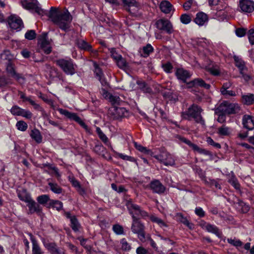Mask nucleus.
<instances>
[{"label":"nucleus","mask_w":254,"mask_h":254,"mask_svg":"<svg viewBox=\"0 0 254 254\" xmlns=\"http://www.w3.org/2000/svg\"><path fill=\"white\" fill-rule=\"evenodd\" d=\"M49 14L53 22L61 30L65 32L70 30L72 16L66 9L60 11L56 7H51Z\"/></svg>","instance_id":"nucleus-1"},{"label":"nucleus","mask_w":254,"mask_h":254,"mask_svg":"<svg viewBox=\"0 0 254 254\" xmlns=\"http://www.w3.org/2000/svg\"><path fill=\"white\" fill-rule=\"evenodd\" d=\"M202 111L200 107L193 104L187 110L181 112V116L183 119L190 121L191 119H193L196 123L205 126V121L201 115Z\"/></svg>","instance_id":"nucleus-2"},{"label":"nucleus","mask_w":254,"mask_h":254,"mask_svg":"<svg viewBox=\"0 0 254 254\" xmlns=\"http://www.w3.org/2000/svg\"><path fill=\"white\" fill-rule=\"evenodd\" d=\"M55 63L67 75H72L76 73V65L70 58L59 59Z\"/></svg>","instance_id":"nucleus-3"},{"label":"nucleus","mask_w":254,"mask_h":254,"mask_svg":"<svg viewBox=\"0 0 254 254\" xmlns=\"http://www.w3.org/2000/svg\"><path fill=\"white\" fill-rule=\"evenodd\" d=\"M240 110V106L238 104L223 101L216 109V112L230 115L238 113Z\"/></svg>","instance_id":"nucleus-4"},{"label":"nucleus","mask_w":254,"mask_h":254,"mask_svg":"<svg viewBox=\"0 0 254 254\" xmlns=\"http://www.w3.org/2000/svg\"><path fill=\"white\" fill-rule=\"evenodd\" d=\"M58 111L61 115L64 116L69 120L74 121L77 123L85 130L87 132L89 133V134L92 133L91 128L85 124V123L81 119V118L78 116L77 114L70 112L65 109L61 108L59 109Z\"/></svg>","instance_id":"nucleus-5"},{"label":"nucleus","mask_w":254,"mask_h":254,"mask_svg":"<svg viewBox=\"0 0 254 254\" xmlns=\"http://www.w3.org/2000/svg\"><path fill=\"white\" fill-rule=\"evenodd\" d=\"M126 205L129 214L131 215L132 220L133 217L139 219L140 218L144 219L148 216L146 211L142 209L139 205L131 201H127Z\"/></svg>","instance_id":"nucleus-6"},{"label":"nucleus","mask_w":254,"mask_h":254,"mask_svg":"<svg viewBox=\"0 0 254 254\" xmlns=\"http://www.w3.org/2000/svg\"><path fill=\"white\" fill-rule=\"evenodd\" d=\"M144 229V224L141 222L139 219L133 217L131 227V231L133 233L137 234L138 239L143 243L146 242Z\"/></svg>","instance_id":"nucleus-7"},{"label":"nucleus","mask_w":254,"mask_h":254,"mask_svg":"<svg viewBox=\"0 0 254 254\" xmlns=\"http://www.w3.org/2000/svg\"><path fill=\"white\" fill-rule=\"evenodd\" d=\"M156 27L159 30L168 34H172L175 32L172 22L166 18H161L156 21Z\"/></svg>","instance_id":"nucleus-8"},{"label":"nucleus","mask_w":254,"mask_h":254,"mask_svg":"<svg viewBox=\"0 0 254 254\" xmlns=\"http://www.w3.org/2000/svg\"><path fill=\"white\" fill-rule=\"evenodd\" d=\"M5 70L6 72L13 77L18 82L23 84L25 82V78L22 74L17 73L16 71L15 66L13 62L5 63Z\"/></svg>","instance_id":"nucleus-9"},{"label":"nucleus","mask_w":254,"mask_h":254,"mask_svg":"<svg viewBox=\"0 0 254 254\" xmlns=\"http://www.w3.org/2000/svg\"><path fill=\"white\" fill-rule=\"evenodd\" d=\"M109 115L113 120H118L128 117L129 113L125 108L114 106L109 109Z\"/></svg>","instance_id":"nucleus-10"},{"label":"nucleus","mask_w":254,"mask_h":254,"mask_svg":"<svg viewBox=\"0 0 254 254\" xmlns=\"http://www.w3.org/2000/svg\"><path fill=\"white\" fill-rule=\"evenodd\" d=\"M31 2H29L27 0L22 1V6L26 9L34 11L39 15H43L45 12L39 6V4L37 0H31Z\"/></svg>","instance_id":"nucleus-11"},{"label":"nucleus","mask_w":254,"mask_h":254,"mask_svg":"<svg viewBox=\"0 0 254 254\" xmlns=\"http://www.w3.org/2000/svg\"><path fill=\"white\" fill-rule=\"evenodd\" d=\"M154 157L165 166H173L175 164L174 158L167 151H163L160 154L154 156Z\"/></svg>","instance_id":"nucleus-12"},{"label":"nucleus","mask_w":254,"mask_h":254,"mask_svg":"<svg viewBox=\"0 0 254 254\" xmlns=\"http://www.w3.org/2000/svg\"><path fill=\"white\" fill-rule=\"evenodd\" d=\"M8 23L9 27L13 30L19 31L23 27V23L21 19L15 15H11L8 18Z\"/></svg>","instance_id":"nucleus-13"},{"label":"nucleus","mask_w":254,"mask_h":254,"mask_svg":"<svg viewBox=\"0 0 254 254\" xmlns=\"http://www.w3.org/2000/svg\"><path fill=\"white\" fill-rule=\"evenodd\" d=\"M179 139L181 141L188 145L194 152H197L199 154H204L205 155L212 156L211 152L205 149L200 148L196 144L192 143L190 140H188L186 138L180 137Z\"/></svg>","instance_id":"nucleus-14"},{"label":"nucleus","mask_w":254,"mask_h":254,"mask_svg":"<svg viewBox=\"0 0 254 254\" xmlns=\"http://www.w3.org/2000/svg\"><path fill=\"white\" fill-rule=\"evenodd\" d=\"M43 244L45 248L51 254H66L65 251L59 248L55 243L46 242L44 240L43 241Z\"/></svg>","instance_id":"nucleus-15"},{"label":"nucleus","mask_w":254,"mask_h":254,"mask_svg":"<svg viewBox=\"0 0 254 254\" xmlns=\"http://www.w3.org/2000/svg\"><path fill=\"white\" fill-rule=\"evenodd\" d=\"M149 188L153 193L158 194L163 193L166 188L158 180H153L149 184Z\"/></svg>","instance_id":"nucleus-16"},{"label":"nucleus","mask_w":254,"mask_h":254,"mask_svg":"<svg viewBox=\"0 0 254 254\" xmlns=\"http://www.w3.org/2000/svg\"><path fill=\"white\" fill-rule=\"evenodd\" d=\"M239 7L242 11L245 13H251L254 10V2L251 0H241Z\"/></svg>","instance_id":"nucleus-17"},{"label":"nucleus","mask_w":254,"mask_h":254,"mask_svg":"<svg viewBox=\"0 0 254 254\" xmlns=\"http://www.w3.org/2000/svg\"><path fill=\"white\" fill-rule=\"evenodd\" d=\"M64 215L67 219H69L70 222V226L72 230L74 232H78L81 227V225L76 217L75 215H71L69 212H65Z\"/></svg>","instance_id":"nucleus-18"},{"label":"nucleus","mask_w":254,"mask_h":254,"mask_svg":"<svg viewBox=\"0 0 254 254\" xmlns=\"http://www.w3.org/2000/svg\"><path fill=\"white\" fill-rule=\"evenodd\" d=\"M26 203L28 207V214H32L36 213L38 215L41 214L42 211V207L32 198Z\"/></svg>","instance_id":"nucleus-19"},{"label":"nucleus","mask_w":254,"mask_h":254,"mask_svg":"<svg viewBox=\"0 0 254 254\" xmlns=\"http://www.w3.org/2000/svg\"><path fill=\"white\" fill-rule=\"evenodd\" d=\"M175 74L178 79L186 83H187V80L191 76L190 72L183 68H177Z\"/></svg>","instance_id":"nucleus-20"},{"label":"nucleus","mask_w":254,"mask_h":254,"mask_svg":"<svg viewBox=\"0 0 254 254\" xmlns=\"http://www.w3.org/2000/svg\"><path fill=\"white\" fill-rule=\"evenodd\" d=\"M188 88L200 87L206 89H208L210 87V85L206 83L205 81L201 78H197L187 83Z\"/></svg>","instance_id":"nucleus-21"},{"label":"nucleus","mask_w":254,"mask_h":254,"mask_svg":"<svg viewBox=\"0 0 254 254\" xmlns=\"http://www.w3.org/2000/svg\"><path fill=\"white\" fill-rule=\"evenodd\" d=\"M39 52H44L46 54H49L52 51V48L50 42L45 38L42 39L38 42Z\"/></svg>","instance_id":"nucleus-22"},{"label":"nucleus","mask_w":254,"mask_h":254,"mask_svg":"<svg viewBox=\"0 0 254 254\" xmlns=\"http://www.w3.org/2000/svg\"><path fill=\"white\" fill-rule=\"evenodd\" d=\"M242 125L243 127L248 130H252L254 129V118L253 116L245 115L242 119Z\"/></svg>","instance_id":"nucleus-23"},{"label":"nucleus","mask_w":254,"mask_h":254,"mask_svg":"<svg viewBox=\"0 0 254 254\" xmlns=\"http://www.w3.org/2000/svg\"><path fill=\"white\" fill-rule=\"evenodd\" d=\"M208 17L207 15L203 12H199L196 13L194 22L199 26H202L208 22Z\"/></svg>","instance_id":"nucleus-24"},{"label":"nucleus","mask_w":254,"mask_h":254,"mask_svg":"<svg viewBox=\"0 0 254 254\" xmlns=\"http://www.w3.org/2000/svg\"><path fill=\"white\" fill-rule=\"evenodd\" d=\"M75 44L77 47L81 50L91 52H94V51L92 50V46L84 40L77 39L76 40ZM94 52L96 53L97 51H94Z\"/></svg>","instance_id":"nucleus-25"},{"label":"nucleus","mask_w":254,"mask_h":254,"mask_svg":"<svg viewBox=\"0 0 254 254\" xmlns=\"http://www.w3.org/2000/svg\"><path fill=\"white\" fill-rule=\"evenodd\" d=\"M32 242V254H44L45 252L40 247L37 241L34 238H31Z\"/></svg>","instance_id":"nucleus-26"},{"label":"nucleus","mask_w":254,"mask_h":254,"mask_svg":"<svg viewBox=\"0 0 254 254\" xmlns=\"http://www.w3.org/2000/svg\"><path fill=\"white\" fill-rule=\"evenodd\" d=\"M18 198L25 202H27L32 198L30 194L27 192L26 190L22 189L17 191Z\"/></svg>","instance_id":"nucleus-27"},{"label":"nucleus","mask_w":254,"mask_h":254,"mask_svg":"<svg viewBox=\"0 0 254 254\" xmlns=\"http://www.w3.org/2000/svg\"><path fill=\"white\" fill-rule=\"evenodd\" d=\"M205 229L208 232L214 234L219 238H221L222 236V232L215 225L207 224L205 226Z\"/></svg>","instance_id":"nucleus-28"},{"label":"nucleus","mask_w":254,"mask_h":254,"mask_svg":"<svg viewBox=\"0 0 254 254\" xmlns=\"http://www.w3.org/2000/svg\"><path fill=\"white\" fill-rule=\"evenodd\" d=\"M0 59L2 61H7L6 63L13 62L14 56L9 50H4L0 54Z\"/></svg>","instance_id":"nucleus-29"},{"label":"nucleus","mask_w":254,"mask_h":254,"mask_svg":"<svg viewBox=\"0 0 254 254\" xmlns=\"http://www.w3.org/2000/svg\"><path fill=\"white\" fill-rule=\"evenodd\" d=\"M172 4L167 0L162 1L160 4L161 11L166 14L169 13L172 8Z\"/></svg>","instance_id":"nucleus-30"},{"label":"nucleus","mask_w":254,"mask_h":254,"mask_svg":"<svg viewBox=\"0 0 254 254\" xmlns=\"http://www.w3.org/2000/svg\"><path fill=\"white\" fill-rule=\"evenodd\" d=\"M13 84V80L10 77L5 75L0 76V88L4 87L7 85Z\"/></svg>","instance_id":"nucleus-31"},{"label":"nucleus","mask_w":254,"mask_h":254,"mask_svg":"<svg viewBox=\"0 0 254 254\" xmlns=\"http://www.w3.org/2000/svg\"><path fill=\"white\" fill-rule=\"evenodd\" d=\"M96 132L98 135V137L102 141V142L104 144H105L106 145L109 146V145H111V143L109 140L108 138L103 133V132L102 131L101 128L98 127H96Z\"/></svg>","instance_id":"nucleus-32"},{"label":"nucleus","mask_w":254,"mask_h":254,"mask_svg":"<svg viewBox=\"0 0 254 254\" xmlns=\"http://www.w3.org/2000/svg\"><path fill=\"white\" fill-rule=\"evenodd\" d=\"M31 138L38 143H41L42 140V136L40 131L36 128L32 130L30 134Z\"/></svg>","instance_id":"nucleus-33"},{"label":"nucleus","mask_w":254,"mask_h":254,"mask_svg":"<svg viewBox=\"0 0 254 254\" xmlns=\"http://www.w3.org/2000/svg\"><path fill=\"white\" fill-rule=\"evenodd\" d=\"M127 6V9L130 14L134 16H137L138 15L139 9H138V8L136 5L135 1L134 0Z\"/></svg>","instance_id":"nucleus-34"},{"label":"nucleus","mask_w":254,"mask_h":254,"mask_svg":"<svg viewBox=\"0 0 254 254\" xmlns=\"http://www.w3.org/2000/svg\"><path fill=\"white\" fill-rule=\"evenodd\" d=\"M231 131V128L223 125L218 128L217 133L220 136H228Z\"/></svg>","instance_id":"nucleus-35"},{"label":"nucleus","mask_w":254,"mask_h":254,"mask_svg":"<svg viewBox=\"0 0 254 254\" xmlns=\"http://www.w3.org/2000/svg\"><path fill=\"white\" fill-rule=\"evenodd\" d=\"M117 66L121 69L127 70L128 69L129 66L128 63L125 59L122 56L116 61Z\"/></svg>","instance_id":"nucleus-36"},{"label":"nucleus","mask_w":254,"mask_h":254,"mask_svg":"<svg viewBox=\"0 0 254 254\" xmlns=\"http://www.w3.org/2000/svg\"><path fill=\"white\" fill-rule=\"evenodd\" d=\"M142 50V53L141 55L144 58H147L154 51V48L150 44H147L145 46L143 47Z\"/></svg>","instance_id":"nucleus-37"},{"label":"nucleus","mask_w":254,"mask_h":254,"mask_svg":"<svg viewBox=\"0 0 254 254\" xmlns=\"http://www.w3.org/2000/svg\"><path fill=\"white\" fill-rule=\"evenodd\" d=\"M94 73L96 76L98 77V79L100 81L102 85H105L107 84V82L105 81L104 79L103 78V73L102 70L97 64L95 65Z\"/></svg>","instance_id":"nucleus-38"},{"label":"nucleus","mask_w":254,"mask_h":254,"mask_svg":"<svg viewBox=\"0 0 254 254\" xmlns=\"http://www.w3.org/2000/svg\"><path fill=\"white\" fill-rule=\"evenodd\" d=\"M242 98L243 102L246 105H250L254 103V95L253 94L243 95Z\"/></svg>","instance_id":"nucleus-39"},{"label":"nucleus","mask_w":254,"mask_h":254,"mask_svg":"<svg viewBox=\"0 0 254 254\" xmlns=\"http://www.w3.org/2000/svg\"><path fill=\"white\" fill-rule=\"evenodd\" d=\"M228 182L236 190H239L240 189V185L233 173H232L231 175H229Z\"/></svg>","instance_id":"nucleus-40"},{"label":"nucleus","mask_w":254,"mask_h":254,"mask_svg":"<svg viewBox=\"0 0 254 254\" xmlns=\"http://www.w3.org/2000/svg\"><path fill=\"white\" fill-rule=\"evenodd\" d=\"M48 185L52 191L56 194H60L62 192V188L57 183L49 182Z\"/></svg>","instance_id":"nucleus-41"},{"label":"nucleus","mask_w":254,"mask_h":254,"mask_svg":"<svg viewBox=\"0 0 254 254\" xmlns=\"http://www.w3.org/2000/svg\"><path fill=\"white\" fill-rule=\"evenodd\" d=\"M39 167H40L41 169H43L45 167H48L49 169H50L54 171L58 179H59V178L61 177V175L59 171V169H58V168L53 166L52 164H51L48 163H44V164L40 165Z\"/></svg>","instance_id":"nucleus-42"},{"label":"nucleus","mask_w":254,"mask_h":254,"mask_svg":"<svg viewBox=\"0 0 254 254\" xmlns=\"http://www.w3.org/2000/svg\"><path fill=\"white\" fill-rule=\"evenodd\" d=\"M218 180V179L216 180L208 178V180H206L205 181V185L208 186L210 187L214 186L216 189L221 190V187L219 184Z\"/></svg>","instance_id":"nucleus-43"},{"label":"nucleus","mask_w":254,"mask_h":254,"mask_svg":"<svg viewBox=\"0 0 254 254\" xmlns=\"http://www.w3.org/2000/svg\"><path fill=\"white\" fill-rule=\"evenodd\" d=\"M51 199L50 197L47 194H42L37 197V201L39 205L42 204L45 205Z\"/></svg>","instance_id":"nucleus-44"},{"label":"nucleus","mask_w":254,"mask_h":254,"mask_svg":"<svg viewBox=\"0 0 254 254\" xmlns=\"http://www.w3.org/2000/svg\"><path fill=\"white\" fill-rule=\"evenodd\" d=\"M112 230L113 232L117 235H125L123 227L119 224L113 225L112 227Z\"/></svg>","instance_id":"nucleus-45"},{"label":"nucleus","mask_w":254,"mask_h":254,"mask_svg":"<svg viewBox=\"0 0 254 254\" xmlns=\"http://www.w3.org/2000/svg\"><path fill=\"white\" fill-rule=\"evenodd\" d=\"M49 205L50 206L56 208L58 211L62 210L63 207V203L57 200H51Z\"/></svg>","instance_id":"nucleus-46"},{"label":"nucleus","mask_w":254,"mask_h":254,"mask_svg":"<svg viewBox=\"0 0 254 254\" xmlns=\"http://www.w3.org/2000/svg\"><path fill=\"white\" fill-rule=\"evenodd\" d=\"M207 71L214 76H218L220 74L219 67L216 64L208 67Z\"/></svg>","instance_id":"nucleus-47"},{"label":"nucleus","mask_w":254,"mask_h":254,"mask_svg":"<svg viewBox=\"0 0 254 254\" xmlns=\"http://www.w3.org/2000/svg\"><path fill=\"white\" fill-rule=\"evenodd\" d=\"M227 242L229 244L237 248L241 247L243 245V243L240 240L236 239L228 238L227 239Z\"/></svg>","instance_id":"nucleus-48"},{"label":"nucleus","mask_w":254,"mask_h":254,"mask_svg":"<svg viewBox=\"0 0 254 254\" xmlns=\"http://www.w3.org/2000/svg\"><path fill=\"white\" fill-rule=\"evenodd\" d=\"M150 219L153 222L158 224L161 227H167V224L161 219L155 216H151Z\"/></svg>","instance_id":"nucleus-49"},{"label":"nucleus","mask_w":254,"mask_h":254,"mask_svg":"<svg viewBox=\"0 0 254 254\" xmlns=\"http://www.w3.org/2000/svg\"><path fill=\"white\" fill-rule=\"evenodd\" d=\"M161 66L165 72L167 73H171L172 72L173 66L170 62H168L162 64Z\"/></svg>","instance_id":"nucleus-50"},{"label":"nucleus","mask_w":254,"mask_h":254,"mask_svg":"<svg viewBox=\"0 0 254 254\" xmlns=\"http://www.w3.org/2000/svg\"><path fill=\"white\" fill-rule=\"evenodd\" d=\"M180 21L184 24H188L191 21V15L188 14H183L180 16Z\"/></svg>","instance_id":"nucleus-51"},{"label":"nucleus","mask_w":254,"mask_h":254,"mask_svg":"<svg viewBox=\"0 0 254 254\" xmlns=\"http://www.w3.org/2000/svg\"><path fill=\"white\" fill-rule=\"evenodd\" d=\"M121 249L123 251L128 252L131 249V246L127 243L125 238L121 240Z\"/></svg>","instance_id":"nucleus-52"},{"label":"nucleus","mask_w":254,"mask_h":254,"mask_svg":"<svg viewBox=\"0 0 254 254\" xmlns=\"http://www.w3.org/2000/svg\"><path fill=\"white\" fill-rule=\"evenodd\" d=\"M108 100L114 106L119 105L121 101L120 98L118 96L113 94L109 95Z\"/></svg>","instance_id":"nucleus-53"},{"label":"nucleus","mask_w":254,"mask_h":254,"mask_svg":"<svg viewBox=\"0 0 254 254\" xmlns=\"http://www.w3.org/2000/svg\"><path fill=\"white\" fill-rule=\"evenodd\" d=\"M25 38L28 40H33L36 37V33L34 30H28L25 34Z\"/></svg>","instance_id":"nucleus-54"},{"label":"nucleus","mask_w":254,"mask_h":254,"mask_svg":"<svg viewBox=\"0 0 254 254\" xmlns=\"http://www.w3.org/2000/svg\"><path fill=\"white\" fill-rule=\"evenodd\" d=\"M234 60L235 62L236 66L239 68V69L247 67L245 65V62L241 59H239L238 57L235 56Z\"/></svg>","instance_id":"nucleus-55"},{"label":"nucleus","mask_w":254,"mask_h":254,"mask_svg":"<svg viewBox=\"0 0 254 254\" xmlns=\"http://www.w3.org/2000/svg\"><path fill=\"white\" fill-rule=\"evenodd\" d=\"M117 155L119 158L122 159L123 160H127L132 162H135L137 164L135 159L133 157L127 156L121 153H117Z\"/></svg>","instance_id":"nucleus-56"},{"label":"nucleus","mask_w":254,"mask_h":254,"mask_svg":"<svg viewBox=\"0 0 254 254\" xmlns=\"http://www.w3.org/2000/svg\"><path fill=\"white\" fill-rule=\"evenodd\" d=\"M16 126L18 130L22 131H25L28 127L27 124L22 121L17 122Z\"/></svg>","instance_id":"nucleus-57"},{"label":"nucleus","mask_w":254,"mask_h":254,"mask_svg":"<svg viewBox=\"0 0 254 254\" xmlns=\"http://www.w3.org/2000/svg\"><path fill=\"white\" fill-rule=\"evenodd\" d=\"M22 110L23 109L20 108L18 106L15 105L13 106L11 108L10 112L11 114H13V115L20 116Z\"/></svg>","instance_id":"nucleus-58"},{"label":"nucleus","mask_w":254,"mask_h":254,"mask_svg":"<svg viewBox=\"0 0 254 254\" xmlns=\"http://www.w3.org/2000/svg\"><path fill=\"white\" fill-rule=\"evenodd\" d=\"M220 92L223 95L225 96H235L236 95L235 92L232 90L220 89Z\"/></svg>","instance_id":"nucleus-59"},{"label":"nucleus","mask_w":254,"mask_h":254,"mask_svg":"<svg viewBox=\"0 0 254 254\" xmlns=\"http://www.w3.org/2000/svg\"><path fill=\"white\" fill-rule=\"evenodd\" d=\"M47 69L50 70L51 76L53 77L57 76L58 74V70L54 67H52L50 64H46Z\"/></svg>","instance_id":"nucleus-60"},{"label":"nucleus","mask_w":254,"mask_h":254,"mask_svg":"<svg viewBox=\"0 0 254 254\" xmlns=\"http://www.w3.org/2000/svg\"><path fill=\"white\" fill-rule=\"evenodd\" d=\"M206 141L208 144L214 146L216 148L219 149L221 148L220 144L215 142L210 137H207Z\"/></svg>","instance_id":"nucleus-61"},{"label":"nucleus","mask_w":254,"mask_h":254,"mask_svg":"<svg viewBox=\"0 0 254 254\" xmlns=\"http://www.w3.org/2000/svg\"><path fill=\"white\" fill-rule=\"evenodd\" d=\"M248 36L249 42L251 45L254 44V29H251L249 30Z\"/></svg>","instance_id":"nucleus-62"},{"label":"nucleus","mask_w":254,"mask_h":254,"mask_svg":"<svg viewBox=\"0 0 254 254\" xmlns=\"http://www.w3.org/2000/svg\"><path fill=\"white\" fill-rule=\"evenodd\" d=\"M146 238V241H148L150 242V244L151 246L155 250H157L158 248L155 242L153 241V240L151 238V236L150 235L148 234L146 236L145 235Z\"/></svg>","instance_id":"nucleus-63"},{"label":"nucleus","mask_w":254,"mask_h":254,"mask_svg":"<svg viewBox=\"0 0 254 254\" xmlns=\"http://www.w3.org/2000/svg\"><path fill=\"white\" fill-rule=\"evenodd\" d=\"M20 116L28 119H30L32 117V113L28 110H26L23 109Z\"/></svg>","instance_id":"nucleus-64"}]
</instances>
